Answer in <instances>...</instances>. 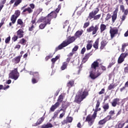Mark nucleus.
<instances>
[{"instance_id":"4c0bfd02","label":"nucleus","mask_w":128,"mask_h":128,"mask_svg":"<svg viewBox=\"0 0 128 128\" xmlns=\"http://www.w3.org/2000/svg\"><path fill=\"white\" fill-rule=\"evenodd\" d=\"M74 84V80L70 81L67 84V86H72Z\"/></svg>"},{"instance_id":"9b49d317","label":"nucleus","mask_w":128,"mask_h":128,"mask_svg":"<svg viewBox=\"0 0 128 128\" xmlns=\"http://www.w3.org/2000/svg\"><path fill=\"white\" fill-rule=\"evenodd\" d=\"M118 30L116 28H112L110 30V34L111 38H114L116 34H118Z\"/></svg>"},{"instance_id":"4468645a","label":"nucleus","mask_w":128,"mask_h":128,"mask_svg":"<svg viewBox=\"0 0 128 128\" xmlns=\"http://www.w3.org/2000/svg\"><path fill=\"white\" fill-rule=\"evenodd\" d=\"M60 103L56 102L54 105L52 106L50 110H51V112H54V110L60 106Z\"/></svg>"},{"instance_id":"6ab92c4d","label":"nucleus","mask_w":128,"mask_h":128,"mask_svg":"<svg viewBox=\"0 0 128 128\" xmlns=\"http://www.w3.org/2000/svg\"><path fill=\"white\" fill-rule=\"evenodd\" d=\"M100 32H104L106 30V26L104 24H101L100 26Z\"/></svg>"},{"instance_id":"864d4df0","label":"nucleus","mask_w":128,"mask_h":128,"mask_svg":"<svg viewBox=\"0 0 128 128\" xmlns=\"http://www.w3.org/2000/svg\"><path fill=\"white\" fill-rule=\"evenodd\" d=\"M126 15H123L122 18H121L122 21L124 22V20H126Z\"/></svg>"},{"instance_id":"f704fd0d","label":"nucleus","mask_w":128,"mask_h":128,"mask_svg":"<svg viewBox=\"0 0 128 128\" xmlns=\"http://www.w3.org/2000/svg\"><path fill=\"white\" fill-rule=\"evenodd\" d=\"M58 114H60V111H56L54 112V116L52 117V118L54 120V118H56V116H58Z\"/></svg>"},{"instance_id":"7c9ffc66","label":"nucleus","mask_w":128,"mask_h":128,"mask_svg":"<svg viewBox=\"0 0 128 128\" xmlns=\"http://www.w3.org/2000/svg\"><path fill=\"white\" fill-rule=\"evenodd\" d=\"M64 28H67V32H68V28H70V25H68V23L65 22L64 25Z\"/></svg>"},{"instance_id":"7ed1b4c3","label":"nucleus","mask_w":128,"mask_h":128,"mask_svg":"<svg viewBox=\"0 0 128 128\" xmlns=\"http://www.w3.org/2000/svg\"><path fill=\"white\" fill-rule=\"evenodd\" d=\"M88 96V92L84 90H80L77 93L76 97H75V102H77V104H80V102H82L86 96Z\"/></svg>"},{"instance_id":"bb28decb","label":"nucleus","mask_w":128,"mask_h":128,"mask_svg":"<svg viewBox=\"0 0 128 128\" xmlns=\"http://www.w3.org/2000/svg\"><path fill=\"white\" fill-rule=\"evenodd\" d=\"M103 108L104 110V112H106L110 108V105L108 103H107L103 106Z\"/></svg>"},{"instance_id":"4be33fe9","label":"nucleus","mask_w":128,"mask_h":128,"mask_svg":"<svg viewBox=\"0 0 128 128\" xmlns=\"http://www.w3.org/2000/svg\"><path fill=\"white\" fill-rule=\"evenodd\" d=\"M44 117H42L41 118H40L36 122V125H33L34 126H38V124H42V122H44Z\"/></svg>"},{"instance_id":"f8f14e48","label":"nucleus","mask_w":128,"mask_h":128,"mask_svg":"<svg viewBox=\"0 0 128 128\" xmlns=\"http://www.w3.org/2000/svg\"><path fill=\"white\" fill-rule=\"evenodd\" d=\"M111 18H112V22H114L116 20V18H118V11H114L113 14L111 16Z\"/></svg>"},{"instance_id":"a878e982","label":"nucleus","mask_w":128,"mask_h":128,"mask_svg":"<svg viewBox=\"0 0 128 128\" xmlns=\"http://www.w3.org/2000/svg\"><path fill=\"white\" fill-rule=\"evenodd\" d=\"M52 128V124L50 123L47 124H44L42 126V128Z\"/></svg>"},{"instance_id":"2f4dec72","label":"nucleus","mask_w":128,"mask_h":128,"mask_svg":"<svg viewBox=\"0 0 128 128\" xmlns=\"http://www.w3.org/2000/svg\"><path fill=\"white\" fill-rule=\"evenodd\" d=\"M22 2V0H16L15 2L14 5L16 6H18Z\"/></svg>"},{"instance_id":"603ef678","label":"nucleus","mask_w":128,"mask_h":128,"mask_svg":"<svg viewBox=\"0 0 128 128\" xmlns=\"http://www.w3.org/2000/svg\"><path fill=\"white\" fill-rule=\"evenodd\" d=\"M34 28V24H32L31 28H29V30L30 32H32V31Z\"/></svg>"},{"instance_id":"f257e3e1","label":"nucleus","mask_w":128,"mask_h":128,"mask_svg":"<svg viewBox=\"0 0 128 128\" xmlns=\"http://www.w3.org/2000/svg\"><path fill=\"white\" fill-rule=\"evenodd\" d=\"M60 10V5L58 6V8L55 11L52 12L50 14H49L46 17L44 18L42 17L40 18L39 22H44L41 24L39 28L40 30H44L46 26L48 24H50V20H52V18H56V16L58 14L56 12H59Z\"/></svg>"},{"instance_id":"aec40b11","label":"nucleus","mask_w":128,"mask_h":128,"mask_svg":"<svg viewBox=\"0 0 128 128\" xmlns=\"http://www.w3.org/2000/svg\"><path fill=\"white\" fill-rule=\"evenodd\" d=\"M68 64V63L67 62H64L62 63V66L60 68V69L62 70H64L66 68Z\"/></svg>"},{"instance_id":"f03ea898","label":"nucleus","mask_w":128,"mask_h":128,"mask_svg":"<svg viewBox=\"0 0 128 128\" xmlns=\"http://www.w3.org/2000/svg\"><path fill=\"white\" fill-rule=\"evenodd\" d=\"M98 60H100L94 62L92 64L90 74V76L92 80H96V78H98V76H100L102 74V73L98 72V70L96 71V68H98Z\"/></svg>"},{"instance_id":"37998d69","label":"nucleus","mask_w":128,"mask_h":128,"mask_svg":"<svg viewBox=\"0 0 128 128\" xmlns=\"http://www.w3.org/2000/svg\"><path fill=\"white\" fill-rule=\"evenodd\" d=\"M109 114H110V116H111V118H112V116H114V110H110L109 112Z\"/></svg>"},{"instance_id":"20e7f679","label":"nucleus","mask_w":128,"mask_h":128,"mask_svg":"<svg viewBox=\"0 0 128 128\" xmlns=\"http://www.w3.org/2000/svg\"><path fill=\"white\" fill-rule=\"evenodd\" d=\"M74 40H76L74 37L69 36L66 40L64 41L60 45L56 48V50H62L64 48H66V46H68L70 44L74 42Z\"/></svg>"},{"instance_id":"c9c22d12","label":"nucleus","mask_w":128,"mask_h":128,"mask_svg":"<svg viewBox=\"0 0 128 128\" xmlns=\"http://www.w3.org/2000/svg\"><path fill=\"white\" fill-rule=\"evenodd\" d=\"M124 60V59L120 56L118 59V64H122Z\"/></svg>"},{"instance_id":"2eb2a0df","label":"nucleus","mask_w":128,"mask_h":128,"mask_svg":"<svg viewBox=\"0 0 128 128\" xmlns=\"http://www.w3.org/2000/svg\"><path fill=\"white\" fill-rule=\"evenodd\" d=\"M72 122V117H68L66 120H64L62 122V124H68V122Z\"/></svg>"},{"instance_id":"4d7b16f0","label":"nucleus","mask_w":128,"mask_h":128,"mask_svg":"<svg viewBox=\"0 0 128 128\" xmlns=\"http://www.w3.org/2000/svg\"><path fill=\"white\" fill-rule=\"evenodd\" d=\"M86 52V48H84L82 50V51H81V54H84V52Z\"/></svg>"},{"instance_id":"c85d7f7f","label":"nucleus","mask_w":128,"mask_h":128,"mask_svg":"<svg viewBox=\"0 0 128 128\" xmlns=\"http://www.w3.org/2000/svg\"><path fill=\"white\" fill-rule=\"evenodd\" d=\"M62 100H64V96H62V95H60L58 99L57 102H58V104H60V102H62Z\"/></svg>"},{"instance_id":"69168bd1","label":"nucleus","mask_w":128,"mask_h":128,"mask_svg":"<svg viewBox=\"0 0 128 128\" xmlns=\"http://www.w3.org/2000/svg\"><path fill=\"white\" fill-rule=\"evenodd\" d=\"M6 0H3L2 1V2L1 5H3L4 6V4H6Z\"/></svg>"},{"instance_id":"c03bdc74","label":"nucleus","mask_w":128,"mask_h":128,"mask_svg":"<svg viewBox=\"0 0 128 128\" xmlns=\"http://www.w3.org/2000/svg\"><path fill=\"white\" fill-rule=\"evenodd\" d=\"M62 108H64L66 110V108H68V105L62 104Z\"/></svg>"},{"instance_id":"a18cd8bd","label":"nucleus","mask_w":128,"mask_h":128,"mask_svg":"<svg viewBox=\"0 0 128 128\" xmlns=\"http://www.w3.org/2000/svg\"><path fill=\"white\" fill-rule=\"evenodd\" d=\"M64 114H66V112H63L61 114H60L59 118H64Z\"/></svg>"},{"instance_id":"5fc2aeb1","label":"nucleus","mask_w":128,"mask_h":128,"mask_svg":"<svg viewBox=\"0 0 128 128\" xmlns=\"http://www.w3.org/2000/svg\"><path fill=\"white\" fill-rule=\"evenodd\" d=\"M104 92V88H102L100 92H99V94H102Z\"/></svg>"},{"instance_id":"5701e85b","label":"nucleus","mask_w":128,"mask_h":128,"mask_svg":"<svg viewBox=\"0 0 128 128\" xmlns=\"http://www.w3.org/2000/svg\"><path fill=\"white\" fill-rule=\"evenodd\" d=\"M82 32H84L82 30L80 31H77L75 34V36H76V38H80V36L82 34Z\"/></svg>"},{"instance_id":"49530a36","label":"nucleus","mask_w":128,"mask_h":128,"mask_svg":"<svg viewBox=\"0 0 128 128\" xmlns=\"http://www.w3.org/2000/svg\"><path fill=\"white\" fill-rule=\"evenodd\" d=\"M78 50V46H75L73 48L72 51V52H76V50Z\"/></svg>"},{"instance_id":"09e8293b","label":"nucleus","mask_w":128,"mask_h":128,"mask_svg":"<svg viewBox=\"0 0 128 128\" xmlns=\"http://www.w3.org/2000/svg\"><path fill=\"white\" fill-rule=\"evenodd\" d=\"M126 44H124L122 46V52H124V49L126 48Z\"/></svg>"},{"instance_id":"6e6552de","label":"nucleus","mask_w":128,"mask_h":128,"mask_svg":"<svg viewBox=\"0 0 128 128\" xmlns=\"http://www.w3.org/2000/svg\"><path fill=\"white\" fill-rule=\"evenodd\" d=\"M30 76H34V78H32V84H36L38 80H36V78H38V80L40 78H38V72H30Z\"/></svg>"},{"instance_id":"cd10ccee","label":"nucleus","mask_w":128,"mask_h":128,"mask_svg":"<svg viewBox=\"0 0 128 128\" xmlns=\"http://www.w3.org/2000/svg\"><path fill=\"white\" fill-rule=\"evenodd\" d=\"M124 126V121H122L118 122V128H122Z\"/></svg>"},{"instance_id":"c756f323","label":"nucleus","mask_w":128,"mask_h":128,"mask_svg":"<svg viewBox=\"0 0 128 128\" xmlns=\"http://www.w3.org/2000/svg\"><path fill=\"white\" fill-rule=\"evenodd\" d=\"M108 90H112V88H114V83L110 84V86H108Z\"/></svg>"},{"instance_id":"1a4fd4ad","label":"nucleus","mask_w":128,"mask_h":128,"mask_svg":"<svg viewBox=\"0 0 128 128\" xmlns=\"http://www.w3.org/2000/svg\"><path fill=\"white\" fill-rule=\"evenodd\" d=\"M100 9L98 8H96L94 11L90 12L89 14V16H88V20H92V18H94V16L98 12Z\"/></svg>"},{"instance_id":"13d9d810","label":"nucleus","mask_w":128,"mask_h":128,"mask_svg":"<svg viewBox=\"0 0 128 128\" xmlns=\"http://www.w3.org/2000/svg\"><path fill=\"white\" fill-rule=\"evenodd\" d=\"M30 6L32 8V10H34V4H30Z\"/></svg>"},{"instance_id":"680f3d73","label":"nucleus","mask_w":128,"mask_h":128,"mask_svg":"<svg viewBox=\"0 0 128 128\" xmlns=\"http://www.w3.org/2000/svg\"><path fill=\"white\" fill-rule=\"evenodd\" d=\"M96 112H94V114H93L92 117L94 118H96Z\"/></svg>"},{"instance_id":"bf43d9fd","label":"nucleus","mask_w":128,"mask_h":128,"mask_svg":"<svg viewBox=\"0 0 128 128\" xmlns=\"http://www.w3.org/2000/svg\"><path fill=\"white\" fill-rule=\"evenodd\" d=\"M100 102L98 101L97 102V104H96V109H98L99 106H100Z\"/></svg>"},{"instance_id":"de8ad7c7","label":"nucleus","mask_w":128,"mask_h":128,"mask_svg":"<svg viewBox=\"0 0 128 128\" xmlns=\"http://www.w3.org/2000/svg\"><path fill=\"white\" fill-rule=\"evenodd\" d=\"M26 40H24V38H22L20 40V44H24Z\"/></svg>"},{"instance_id":"9d476101","label":"nucleus","mask_w":128,"mask_h":128,"mask_svg":"<svg viewBox=\"0 0 128 128\" xmlns=\"http://www.w3.org/2000/svg\"><path fill=\"white\" fill-rule=\"evenodd\" d=\"M110 120H112V116H107L103 120H100L98 122V124L100 126H102V124H104L106 122Z\"/></svg>"},{"instance_id":"f3484780","label":"nucleus","mask_w":128,"mask_h":128,"mask_svg":"<svg viewBox=\"0 0 128 128\" xmlns=\"http://www.w3.org/2000/svg\"><path fill=\"white\" fill-rule=\"evenodd\" d=\"M120 102L119 98H116L114 99L112 102V106H114V108H115V106H116V104H118V102Z\"/></svg>"},{"instance_id":"338daca9","label":"nucleus","mask_w":128,"mask_h":128,"mask_svg":"<svg viewBox=\"0 0 128 128\" xmlns=\"http://www.w3.org/2000/svg\"><path fill=\"white\" fill-rule=\"evenodd\" d=\"M101 68H102V70H106V67L104 66H102Z\"/></svg>"},{"instance_id":"e2e57ef3","label":"nucleus","mask_w":128,"mask_h":128,"mask_svg":"<svg viewBox=\"0 0 128 128\" xmlns=\"http://www.w3.org/2000/svg\"><path fill=\"white\" fill-rule=\"evenodd\" d=\"M14 48H18V50H19V48H20V45H16Z\"/></svg>"},{"instance_id":"052dcab7","label":"nucleus","mask_w":128,"mask_h":128,"mask_svg":"<svg viewBox=\"0 0 128 128\" xmlns=\"http://www.w3.org/2000/svg\"><path fill=\"white\" fill-rule=\"evenodd\" d=\"M114 61L110 64V65L108 66V68H112V66H114Z\"/></svg>"},{"instance_id":"6e6d98bb","label":"nucleus","mask_w":128,"mask_h":128,"mask_svg":"<svg viewBox=\"0 0 128 128\" xmlns=\"http://www.w3.org/2000/svg\"><path fill=\"white\" fill-rule=\"evenodd\" d=\"M120 8L121 10H122V12H124V5H121L120 6Z\"/></svg>"},{"instance_id":"79ce46f5","label":"nucleus","mask_w":128,"mask_h":128,"mask_svg":"<svg viewBox=\"0 0 128 128\" xmlns=\"http://www.w3.org/2000/svg\"><path fill=\"white\" fill-rule=\"evenodd\" d=\"M24 24V22H22V20L21 19H18V24H20V26H22V24Z\"/></svg>"},{"instance_id":"ea45409f","label":"nucleus","mask_w":128,"mask_h":128,"mask_svg":"<svg viewBox=\"0 0 128 128\" xmlns=\"http://www.w3.org/2000/svg\"><path fill=\"white\" fill-rule=\"evenodd\" d=\"M100 14L96 15V16H94L93 18L94 20H100Z\"/></svg>"},{"instance_id":"e433bc0d","label":"nucleus","mask_w":128,"mask_h":128,"mask_svg":"<svg viewBox=\"0 0 128 128\" xmlns=\"http://www.w3.org/2000/svg\"><path fill=\"white\" fill-rule=\"evenodd\" d=\"M92 44H88L86 46V50H90V48H92Z\"/></svg>"},{"instance_id":"b1692460","label":"nucleus","mask_w":128,"mask_h":128,"mask_svg":"<svg viewBox=\"0 0 128 128\" xmlns=\"http://www.w3.org/2000/svg\"><path fill=\"white\" fill-rule=\"evenodd\" d=\"M28 12V14H32V8H25L23 11L22 12Z\"/></svg>"},{"instance_id":"39448f33","label":"nucleus","mask_w":128,"mask_h":128,"mask_svg":"<svg viewBox=\"0 0 128 128\" xmlns=\"http://www.w3.org/2000/svg\"><path fill=\"white\" fill-rule=\"evenodd\" d=\"M9 78H12L14 80H16L20 76V73L18 72V69L16 68L13 70L10 74H8Z\"/></svg>"},{"instance_id":"423d86ee","label":"nucleus","mask_w":128,"mask_h":128,"mask_svg":"<svg viewBox=\"0 0 128 128\" xmlns=\"http://www.w3.org/2000/svg\"><path fill=\"white\" fill-rule=\"evenodd\" d=\"M20 12L18 10L15 12L14 14L10 18V20L12 22V24H15L16 21V18L18 16H20Z\"/></svg>"},{"instance_id":"a19ab883","label":"nucleus","mask_w":128,"mask_h":128,"mask_svg":"<svg viewBox=\"0 0 128 128\" xmlns=\"http://www.w3.org/2000/svg\"><path fill=\"white\" fill-rule=\"evenodd\" d=\"M10 36H9L5 40L6 44H8V42H10Z\"/></svg>"},{"instance_id":"dca6fc26","label":"nucleus","mask_w":128,"mask_h":128,"mask_svg":"<svg viewBox=\"0 0 128 128\" xmlns=\"http://www.w3.org/2000/svg\"><path fill=\"white\" fill-rule=\"evenodd\" d=\"M86 122H88L90 126H92L94 124V120L90 116H88L86 118Z\"/></svg>"},{"instance_id":"58836bf2","label":"nucleus","mask_w":128,"mask_h":128,"mask_svg":"<svg viewBox=\"0 0 128 128\" xmlns=\"http://www.w3.org/2000/svg\"><path fill=\"white\" fill-rule=\"evenodd\" d=\"M112 18V15L110 14H108L106 15V16L105 18L106 20H110V18Z\"/></svg>"},{"instance_id":"a211bd4d","label":"nucleus","mask_w":128,"mask_h":128,"mask_svg":"<svg viewBox=\"0 0 128 128\" xmlns=\"http://www.w3.org/2000/svg\"><path fill=\"white\" fill-rule=\"evenodd\" d=\"M22 58V56H18L15 58H14L12 60L13 62H14V64H18L20 62V58Z\"/></svg>"},{"instance_id":"393cba45","label":"nucleus","mask_w":128,"mask_h":128,"mask_svg":"<svg viewBox=\"0 0 128 128\" xmlns=\"http://www.w3.org/2000/svg\"><path fill=\"white\" fill-rule=\"evenodd\" d=\"M98 40L99 39L98 38L93 44L94 48H96V50H98Z\"/></svg>"},{"instance_id":"774afa93","label":"nucleus","mask_w":128,"mask_h":128,"mask_svg":"<svg viewBox=\"0 0 128 128\" xmlns=\"http://www.w3.org/2000/svg\"><path fill=\"white\" fill-rule=\"evenodd\" d=\"M124 36H128V30L127 32H126Z\"/></svg>"},{"instance_id":"473e14b6","label":"nucleus","mask_w":128,"mask_h":128,"mask_svg":"<svg viewBox=\"0 0 128 128\" xmlns=\"http://www.w3.org/2000/svg\"><path fill=\"white\" fill-rule=\"evenodd\" d=\"M58 58H60V57H58V56H56L55 58H52V64H54L56 62V60H58Z\"/></svg>"},{"instance_id":"0e129e2a","label":"nucleus","mask_w":128,"mask_h":128,"mask_svg":"<svg viewBox=\"0 0 128 128\" xmlns=\"http://www.w3.org/2000/svg\"><path fill=\"white\" fill-rule=\"evenodd\" d=\"M124 14L125 16H128V10H124Z\"/></svg>"},{"instance_id":"3c124183","label":"nucleus","mask_w":128,"mask_h":128,"mask_svg":"<svg viewBox=\"0 0 128 128\" xmlns=\"http://www.w3.org/2000/svg\"><path fill=\"white\" fill-rule=\"evenodd\" d=\"M88 26H90V22H86L84 24V28H88Z\"/></svg>"},{"instance_id":"412c9836","label":"nucleus","mask_w":128,"mask_h":128,"mask_svg":"<svg viewBox=\"0 0 128 128\" xmlns=\"http://www.w3.org/2000/svg\"><path fill=\"white\" fill-rule=\"evenodd\" d=\"M90 56V53H88L86 54L84 58H83V62H86L88 60V58Z\"/></svg>"},{"instance_id":"0eeeda50","label":"nucleus","mask_w":128,"mask_h":128,"mask_svg":"<svg viewBox=\"0 0 128 128\" xmlns=\"http://www.w3.org/2000/svg\"><path fill=\"white\" fill-rule=\"evenodd\" d=\"M98 25H96L95 26H91L88 28L87 29L88 32H92V34H96L98 31Z\"/></svg>"},{"instance_id":"ddd939ff","label":"nucleus","mask_w":128,"mask_h":128,"mask_svg":"<svg viewBox=\"0 0 128 128\" xmlns=\"http://www.w3.org/2000/svg\"><path fill=\"white\" fill-rule=\"evenodd\" d=\"M17 36L19 38H23L24 36V30L22 29H20L17 31Z\"/></svg>"},{"instance_id":"8fccbe9b","label":"nucleus","mask_w":128,"mask_h":128,"mask_svg":"<svg viewBox=\"0 0 128 128\" xmlns=\"http://www.w3.org/2000/svg\"><path fill=\"white\" fill-rule=\"evenodd\" d=\"M18 36H14L13 38H12V40H14V42H16V40H18Z\"/></svg>"},{"instance_id":"72a5a7b5","label":"nucleus","mask_w":128,"mask_h":128,"mask_svg":"<svg viewBox=\"0 0 128 128\" xmlns=\"http://www.w3.org/2000/svg\"><path fill=\"white\" fill-rule=\"evenodd\" d=\"M128 56V53L126 52V53H123V54H122L120 56L124 60V58H126V56Z\"/></svg>"}]
</instances>
